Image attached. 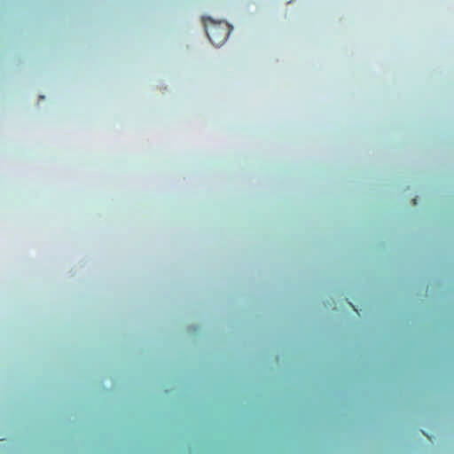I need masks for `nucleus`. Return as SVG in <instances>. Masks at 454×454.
<instances>
[{
	"label": "nucleus",
	"instance_id": "f257e3e1",
	"mask_svg": "<svg viewBox=\"0 0 454 454\" xmlns=\"http://www.w3.org/2000/svg\"><path fill=\"white\" fill-rule=\"evenodd\" d=\"M229 35V25L225 22H212L207 26V35L214 45L223 44Z\"/></svg>",
	"mask_w": 454,
	"mask_h": 454
}]
</instances>
